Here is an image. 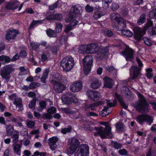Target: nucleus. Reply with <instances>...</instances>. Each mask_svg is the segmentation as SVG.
<instances>
[{"instance_id":"nucleus-1","label":"nucleus","mask_w":156,"mask_h":156,"mask_svg":"<svg viewBox=\"0 0 156 156\" xmlns=\"http://www.w3.org/2000/svg\"><path fill=\"white\" fill-rule=\"evenodd\" d=\"M83 8L78 5L73 7L70 12L69 14L67 15L65 18L66 22H71L69 25H66L65 29V31L67 32L72 30V27L76 25L78 22L74 20V17L76 16V14H80L82 12Z\"/></svg>"},{"instance_id":"nucleus-2","label":"nucleus","mask_w":156,"mask_h":156,"mask_svg":"<svg viewBox=\"0 0 156 156\" xmlns=\"http://www.w3.org/2000/svg\"><path fill=\"white\" fill-rule=\"evenodd\" d=\"M101 124L105 126V129L102 127L100 128L95 127L94 128L89 127V130L91 131L95 130L97 132V133H94V135L96 136L100 135L102 138H112L113 134L111 132V128L109 124L106 122H102Z\"/></svg>"},{"instance_id":"nucleus-3","label":"nucleus","mask_w":156,"mask_h":156,"mask_svg":"<svg viewBox=\"0 0 156 156\" xmlns=\"http://www.w3.org/2000/svg\"><path fill=\"white\" fill-rule=\"evenodd\" d=\"M108 46L104 48H99L97 44H91L88 45L86 50V52L88 54H93L97 53V57L98 58H102L108 52Z\"/></svg>"},{"instance_id":"nucleus-4","label":"nucleus","mask_w":156,"mask_h":156,"mask_svg":"<svg viewBox=\"0 0 156 156\" xmlns=\"http://www.w3.org/2000/svg\"><path fill=\"white\" fill-rule=\"evenodd\" d=\"M152 24V22L150 20H148L147 21L143 29L138 27H134L133 30L135 39L137 40H140L142 36L145 33L146 30L151 27Z\"/></svg>"},{"instance_id":"nucleus-5","label":"nucleus","mask_w":156,"mask_h":156,"mask_svg":"<svg viewBox=\"0 0 156 156\" xmlns=\"http://www.w3.org/2000/svg\"><path fill=\"white\" fill-rule=\"evenodd\" d=\"M139 101L135 106L136 109L141 113L147 112L149 110L148 104L146 102L144 97L140 93L138 94Z\"/></svg>"},{"instance_id":"nucleus-6","label":"nucleus","mask_w":156,"mask_h":156,"mask_svg":"<svg viewBox=\"0 0 156 156\" xmlns=\"http://www.w3.org/2000/svg\"><path fill=\"white\" fill-rule=\"evenodd\" d=\"M112 20L116 22L117 23L116 29L118 31H120L126 26L125 21L121 17L120 15L117 13H113L110 16Z\"/></svg>"},{"instance_id":"nucleus-7","label":"nucleus","mask_w":156,"mask_h":156,"mask_svg":"<svg viewBox=\"0 0 156 156\" xmlns=\"http://www.w3.org/2000/svg\"><path fill=\"white\" fill-rule=\"evenodd\" d=\"M74 61L73 58L70 57H67L62 59L60 62L61 66L64 71L66 72L70 71L74 66Z\"/></svg>"},{"instance_id":"nucleus-8","label":"nucleus","mask_w":156,"mask_h":156,"mask_svg":"<svg viewBox=\"0 0 156 156\" xmlns=\"http://www.w3.org/2000/svg\"><path fill=\"white\" fill-rule=\"evenodd\" d=\"M13 71L14 69L12 65H8L5 66L1 69V76L2 79L8 82L9 81L11 78L10 74Z\"/></svg>"},{"instance_id":"nucleus-9","label":"nucleus","mask_w":156,"mask_h":156,"mask_svg":"<svg viewBox=\"0 0 156 156\" xmlns=\"http://www.w3.org/2000/svg\"><path fill=\"white\" fill-rule=\"evenodd\" d=\"M93 61V58L90 55L86 56L83 59V70L86 75H87L90 73L92 66Z\"/></svg>"},{"instance_id":"nucleus-10","label":"nucleus","mask_w":156,"mask_h":156,"mask_svg":"<svg viewBox=\"0 0 156 156\" xmlns=\"http://www.w3.org/2000/svg\"><path fill=\"white\" fill-rule=\"evenodd\" d=\"M79 144L80 143L77 139L75 138L73 139L71 144L68 145L67 149L66 150L67 152L69 154H73Z\"/></svg>"},{"instance_id":"nucleus-11","label":"nucleus","mask_w":156,"mask_h":156,"mask_svg":"<svg viewBox=\"0 0 156 156\" xmlns=\"http://www.w3.org/2000/svg\"><path fill=\"white\" fill-rule=\"evenodd\" d=\"M89 147L87 144L81 145L79 147L75 156H86L89 154Z\"/></svg>"},{"instance_id":"nucleus-12","label":"nucleus","mask_w":156,"mask_h":156,"mask_svg":"<svg viewBox=\"0 0 156 156\" xmlns=\"http://www.w3.org/2000/svg\"><path fill=\"white\" fill-rule=\"evenodd\" d=\"M9 99L13 101V104L16 106V108H19L18 111L22 110L23 109L22 99L17 97L15 94H13L9 96Z\"/></svg>"},{"instance_id":"nucleus-13","label":"nucleus","mask_w":156,"mask_h":156,"mask_svg":"<svg viewBox=\"0 0 156 156\" xmlns=\"http://www.w3.org/2000/svg\"><path fill=\"white\" fill-rule=\"evenodd\" d=\"M116 103L115 100H114L113 103L112 102H108L107 106H105L103 109L100 112V115L103 117L106 116L108 115L111 112V108L114 106Z\"/></svg>"},{"instance_id":"nucleus-14","label":"nucleus","mask_w":156,"mask_h":156,"mask_svg":"<svg viewBox=\"0 0 156 156\" xmlns=\"http://www.w3.org/2000/svg\"><path fill=\"white\" fill-rule=\"evenodd\" d=\"M136 119L140 124H141L144 122H145L149 125H150L153 121V118L147 115H139L137 117Z\"/></svg>"},{"instance_id":"nucleus-15","label":"nucleus","mask_w":156,"mask_h":156,"mask_svg":"<svg viewBox=\"0 0 156 156\" xmlns=\"http://www.w3.org/2000/svg\"><path fill=\"white\" fill-rule=\"evenodd\" d=\"M133 51L129 48H126L124 51L121 53L127 61H132L133 59Z\"/></svg>"},{"instance_id":"nucleus-16","label":"nucleus","mask_w":156,"mask_h":156,"mask_svg":"<svg viewBox=\"0 0 156 156\" xmlns=\"http://www.w3.org/2000/svg\"><path fill=\"white\" fill-rule=\"evenodd\" d=\"M18 33V31L16 30H9L7 32V34L6 35V39L9 41H12L15 38Z\"/></svg>"},{"instance_id":"nucleus-17","label":"nucleus","mask_w":156,"mask_h":156,"mask_svg":"<svg viewBox=\"0 0 156 156\" xmlns=\"http://www.w3.org/2000/svg\"><path fill=\"white\" fill-rule=\"evenodd\" d=\"M86 94L90 100L92 101L97 100L100 96L99 92L92 90H88Z\"/></svg>"},{"instance_id":"nucleus-18","label":"nucleus","mask_w":156,"mask_h":156,"mask_svg":"<svg viewBox=\"0 0 156 156\" xmlns=\"http://www.w3.org/2000/svg\"><path fill=\"white\" fill-rule=\"evenodd\" d=\"M69 94H67L66 95H64L62 96V100L63 103L69 104L70 103H74L76 104L78 102V100L77 98H75V99H73L75 96L71 98V97H69Z\"/></svg>"},{"instance_id":"nucleus-19","label":"nucleus","mask_w":156,"mask_h":156,"mask_svg":"<svg viewBox=\"0 0 156 156\" xmlns=\"http://www.w3.org/2000/svg\"><path fill=\"white\" fill-rule=\"evenodd\" d=\"M51 82L54 84V89L57 93H61L66 89V87L63 84L56 82L55 80H52Z\"/></svg>"},{"instance_id":"nucleus-20","label":"nucleus","mask_w":156,"mask_h":156,"mask_svg":"<svg viewBox=\"0 0 156 156\" xmlns=\"http://www.w3.org/2000/svg\"><path fill=\"white\" fill-rule=\"evenodd\" d=\"M140 69L137 66H133L130 69V77L132 79H136L140 73Z\"/></svg>"},{"instance_id":"nucleus-21","label":"nucleus","mask_w":156,"mask_h":156,"mask_svg":"<svg viewBox=\"0 0 156 156\" xmlns=\"http://www.w3.org/2000/svg\"><path fill=\"white\" fill-rule=\"evenodd\" d=\"M82 84L81 82H77L72 84L70 86V90L73 92H77L82 89Z\"/></svg>"},{"instance_id":"nucleus-22","label":"nucleus","mask_w":156,"mask_h":156,"mask_svg":"<svg viewBox=\"0 0 156 156\" xmlns=\"http://www.w3.org/2000/svg\"><path fill=\"white\" fill-rule=\"evenodd\" d=\"M101 84V82L98 79L93 78L91 79L90 87L93 89H96L98 88Z\"/></svg>"},{"instance_id":"nucleus-23","label":"nucleus","mask_w":156,"mask_h":156,"mask_svg":"<svg viewBox=\"0 0 156 156\" xmlns=\"http://www.w3.org/2000/svg\"><path fill=\"white\" fill-rule=\"evenodd\" d=\"M57 140V138L56 137H52L49 138L48 144L50 148L52 150H55L56 148L57 145L56 143Z\"/></svg>"},{"instance_id":"nucleus-24","label":"nucleus","mask_w":156,"mask_h":156,"mask_svg":"<svg viewBox=\"0 0 156 156\" xmlns=\"http://www.w3.org/2000/svg\"><path fill=\"white\" fill-rule=\"evenodd\" d=\"M19 5V3L16 1L14 2L8 3L6 5L5 8L8 9H16Z\"/></svg>"},{"instance_id":"nucleus-25","label":"nucleus","mask_w":156,"mask_h":156,"mask_svg":"<svg viewBox=\"0 0 156 156\" xmlns=\"http://www.w3.org/2000/svg\"><path fill=\"white\" fill-rule=\"evenodd\" d=\"M103 80L104 81V87L111 88L113 86V80L109 77H106Z\"/></svg>"},{"instance_id":"nucleus-26","label":"nucleus","mask_w":156,"mask_h":156,"mask_svg":"<svg viewBox=\"0 0 156 156\" xmlns=\"http://www.w3.org/2000/svg\"><path fill=\"white\" fill-rule=\"evenodd\" d=\"M56 111V108L54 107H52L48 110V113H44L43 115L44 117L46 118L51 119L52 118L51 115L50 114H53Z\"/></svg>"},{"instance_id":"nucleus-27","label":"nucleus","mask_w":156,"mask_h":156,"mask_svg":"<svg viewBox=\"0 0 156 156\" xmlns=\"http://www.w3.org/2000/svg\"><path fill=\"white\" fill-rule=\"evenodd\" d=\"M13 147L14 152L18 155H20L21 146L18 144H13Z\"/></svg>"},{"instance_id":"nucleus-28","label":"nucleus","mask_w":156,"mask_h":156,"mask_svg":"<svg viewBox=\"0 0 156 156\" xmlns=\"http://www.w3.org/2000/svg\"><path fill=\"white\" fill-rule=\"evenodd\" d=\"M6 132V135L8 136L11 135L13 132L14 129L11 125H6L5 127Z\"/></svg>"},{"instance_id":"nucleus-29","label":"nucleus","mask_w":156,"mask_h":156,"mask_svg":"<svg viewBox=\"0 0 156 156\" xmlns=\"http://www.w3.org/2000/svg\"><path fill=\"white\" fill-rule=\"evenodd\" d=\"M116 131L119 132L124 130L125 128L124 125L121 123H118L115 125Z\"/></svg>"},{"instance_id":"nucleus-30","label":"nucleus","mask_w":156,"mask_h":156,"mask_svg":"<svg viewBox=\"0 0 156 156\" xmlns=\"http://www.w3.org/2000/svg\"><path fill=\"white\" fill-rule=\"evenodd\" d=\"M45 49L47 50H50L52 51V52L53 54H56L57 53V52L58 50L57 48L55 46H52L51 47L49 45H48L46 46Z\"/></svg>"},{"instance_id":"nucleus-31","label":"nucleus","mask_w":156,"mask_h":156,"mask_svg":"<svg viewBox=\"0 0 156 156\" xmlns=\"http://www.w3.org/2000/svg\"><path fill=\"white\" fill-rule=\"evenodd\" d=\"M145 16V14H143L141 15L140 19L137 20V23L138 25H141L145 22L146 20Z\"/></svg>"},{"instance_id":"nucleus-32","label":"nucleus","mask_w":156,"mask_h":156,"mask_svg":"<svg viewBox=\"0 0 156 156\" xmlns=\"http://www.w3.org/2000/svg\"><path fill=\"white\" fill-rule=\"evenodd\" d=\"M115 97L117 99H118V100L120 102V103L121 104L122 106L125 109H126L127 108V105L121 99L120 96L117 94L116 93L115 94Z\"/></svg>"},{"instance_id":"nucleus-33","label":"nucleus","mask_w":156,"mask_h":156,"mask_svg":"<svg viewBox=\"0 0 156 156\" xmlns=\"http://www.w3.org/2000/svg\"><path fill=\"white\" fill-rule=\"evenodd\" d=\"M0 61L4 63H8L11 61V59L8 56L2 55L0 56Z\"/></svg>"},{"instance_id":"nucleus-34","label":"nucleus","mask_w":156,"mask_h":156,"mask_svg":"<svg viewBox=\"0 0 156 156\" xmlns=\"http://www.w3.org/2000/svg\"><path fill=\"white\" fill-rule=\"evenodd\" d=\"M121 30L122 34L126 37H131L133 35L132 32L129 30H122V29Z\"/></svg>"},{"instance_id":"nucleus-35","label":"nucleus","mask_w":156,"mask_h":156,"mask_svg":"<svg viewBox=\"0 0 156 156\" xmlns=\"http://www.w3.org/2000/svg\"><path fill=\"white\" fill-rule=\"evenodd\" d=\"M46 33L47 35L50 37H55L56 35V33L55 32L51 29L47 30Z\"/></svg>"},{"instance_id":"nucleus-36","label":"nucleus","mask_w":156,"mask_h":156,"mask_svg":"<svg viewBox=\"0 0 156 156\" xmlns=\"http://www.w3.org/2000/svg\"><path fill=\"white\" fill-rule=\"evenodd\" d=\"M14 134L12 136V138L13 143H16L18 141L19 138V132L17 131L14 132Z\"/></svg>"},{"instance_id":"nucleus-37","label":"nucleus","mask_w":156,"mask_h":156,"mask_svg":"<svg viewBox=\"0 0 156 156\" xmlns=\"http://www.w3.org/2000/svg\"><path fill=\"white\" fill-rule=\"evenodd\" d=\"M40 106L37 108V110L38 112H41L46 107V104L44 101H41L39 102Z\"/></svg>"},{"instance_id":"nucleus-38","label":"nucleus","mask_w":156,"mask_h":156,"mask_svg":"<svg viewBox=\"0 0 156 156\" xmlns=\"http://www.w3.org/2000/svg\"><path fill=\"white\" fill-rule=\"evenodd\" d=\"M105 15L104 13H103L101 12L98 11L94 13V18L95 20H97L100 18L102 16Z\"/></svg>"},{"instance_id":"nucleus-39","label":"nucleus","mask_w":156,"mask_h":156,"mask_svg":"<svg viewBox=\"0 0 156 156\" xmlns=\"http://www.w3.org/2000/svg\"><path fill=\"white\" fill-rule=\"evenodd\" d=\"M143 40L146 45L149 46H151L152 45V42L150 38L144 37L143 38Z\"/></svg>"},{"instance_id":"nucleus-40","label":"nucleus","mask_w":156,"mask_h":156,"mask_svg":"<svg viewBox=\"0 0 156 156\" xmlns=\"http://www.w3.org/2000/svg\"><path fill=\"white\" fill-rule=\"evenodd\" d=\"M62 111L63 113L66 114H73L75 113V112L73 110L68 108H62Z\"/></svg>"},{"instance_id":"nucleus-41","label":"nucleus","mask_w":156,"mask_h":156,"mask_svg":"<svg viewBox=\"0 0 156 156\" xmlns=\"http://www.w3.org/2000/svg\"><path fill=\"white\" fill-rule=\"evenodd\" d=\"M51 76L52 78H54L56 80H62L61 76L57 73H53L51 74Z\"/></svg>"},{"instance_id":"nucleus-42","label":"nucleus","mask_w":156,"mask_h":156,"mask_svg":"<svg viewBox=\"0 0 156 156\" xmlns=\"http://www.w3.org/2000/svg\"><path fill=\"white\" fill-rule=\"evenodd\" d=\"M149 17L151 19L156 18V9H153L149 12Z\"/></svg>"},{"instance_id":"nucleus-43","label":"nucleus","mask_w":156,"mask_h":156,"mask_svg":"<svg viewBox=\"0 0 156 156\" xmlns=\"http://www.w3.org/2000/svg\"><path fill=\"white\" fill-rule=\"evenodd\" d=\"M62 25L59 23H55V29L57 33L60 32L62 30Z\"/></svg>"},{"instance_id":"nucleus-44","label":"nucleus","mask_w":156,"mask_h":156,"mask_svg":"<svg viewBox=\"0 0 156 156\" xmlns=\"http://www.w3.org/2000/svg\"><path fill=\"white\" fill-rule=\"evenodd\" d=\"M71 131V127L70 126L67 128H65L62 129L61 133L63 134H66L67 133L70 132Z\"/></svg>"},{"instance_id":"nucleus-45","label":"nucleus","mask_w":156,"mask_h":156,"mask_svg":"<svg viewBox=\"0 0 156 156\" xmlns=\"http://www.w3.org/2000/svg\"><path fill=\"white\" fill-rule=\"evenodd\" d=\"M40 86L39 83L36 82H33L31 83L29 86V89H30L35 88Z\"/></svg>"},{"instance_id":"nucleus-46","label":"nucleus","mask_w":156,"mask_h":156,"mask_svg":"<svg viewBox=\"0 0 156 156\" xmlns=\"http://www.w3.org/2000/svg\"><path fill=\"white\" fill-rule=\"evenodd\" d=\"M121 90L122 93L127 94H129L130 93L129 89L126 86H124L122 87L121 89Z\"/></svg>"},{"instance_id":"nucleus-47","label":"nucleus","mask_w":156,"mask_h":156,"mask_svg":"<svg viewBox=\"0 0 156 156\" xmlns=\"http://www.w3.org/2000/svg\"><path fill=\"white\" fill-rule=\"evenodd\" d=\"M26 124L27 126L30 128H31L35 125V123L34 121H31L29 120H27L26 122Z\"/></svg>"},{"instance_id":"nucleus-48","label":"nucleus","mask_w":156,"mask_h":156,"mask_svg":"<svg viewBox=\"0 0 156 156\" xmlns=\"http://www.w3.org/2000/svg\"><path fill=\"white\" fill-rule=\"evenodd\" d=\"M30 45L33 49H35L38 48L40 45L38 43L33 42H30Z\"/></svg>"},{"instance_id":"nucleus-49","label":"nucleus","mask_w":156,"mask_h":156,"mask_svg":"<svg viewBox=\"0 0 156 156\" xmlns=\"http://www.w3.org/2000/svg\"><path fill=\"white\" fill-rule=\"evenodd\" d=\"M85 10L87 12H90L93 11L94 8L90 5L87 4L85 7Z\"/></svg>"},{"instance_id":"nucleus-50","label":"nucleus","mask_w":156,"mask_h":156,"mask_svg":"<svg viewBox=\"0 0 156 156\" xmlns=\"http://www.w3.org/2000/svg\"><path fill=\"white\" fill-rule=\"evenodd\" d=\"M147 72L146 75L147 77L150 78L152 77L153 76V74L152 73V70L151 68L147 69H146Z\"/></svg>"},{"instance_id":"nucleus-51","label":"nucleus","mask_w":156,"mask_h":156,"mask_svg":"<svg viewBox=\"0 0 156 156\" xmlns=\"http://www.w3.org/2000/svg\"><path fill=\"white\" fill-rule=\"evenodd\" d=\"M36 104V100L35 99H32L31 100L29 103L28 106L30 108H34Z\"/></svg>"},{"instance_id":"nucleus-52","label":"nucleus","mask_w":156,"mask_h":156,"mask_svg":"<svg viewBox=\"0 0 156 156\" xmlns=\"http://www.w3.org/2000/svg\"><path fill=\"white\" fill-rule=\"evenodd\" d=\"M119 7V5L116 3H113L111 5V9L113 10H116Z\"/></svg>"},{"instance_id":"nucleus-53","label":"nucleus","mask_w":156,"mask_h":156,"mask_svg":"<svg viewBox=\"0 0 156 156\" xmlns=\"http://www.w3.org/2000/svg\"><path fill=\"white\" fill-rule=\"evenodd\" d=\"M114 147L117 149L120 148L122 147V145L120 143L117 142H113Z\"/></svg>"},{"instance_id":"nucleus-54","label":"nucleus","mask_w":156,"mask_h":156,"mask_svg":"<svg viewBox=\"0 0 156 156\" xmlns=\"http://www.w3.org/2000/svg\"><path fill=\"white\" fill-rule=\"evenodd\" d=\"M137 133L139 136H142L143 137H145L146 135L147 131H138L137 132Z\"/></svg>"},{"instance_id":"nucleus-55","label":"nucleus","mask_w":156,"mask_h":156,"mask_svg":"<svg viewBox=\"0 0 156 156\" xmlns=\"http://www.w3.org/2000/svg\"><path fill=\"white\" fill-rule=\"evenodd\" d=\"M10 118V120L9 121H12L14 122H17L18 120L20 119V118L19 117H17L16 118H15L13 116H11Z\"/></svg>"},{"instance_id":"nucleus-56","label":"nucleus","mask_w":156,"mask_h":156,"mask_svg":"<svg viewBox=\"0 0 156 156\" xmlns=\"http://www.w3.org/2000/svg\"><path fill=\"white\" fill-rule=\"evenodd\" d=\"M55 20H61L62 18V15L57 14L55 15Z\"/></svg>"},{"instance_id":"nucleus-57","label":"nucleus","mask_w":156,"mask_h":156,"mask_svg":"<svg viewBox=\"0 0 156 156\" xmlns=\"http://www.w3.org/2000/svg\"><path fill=\"white\" fill-rule=\"evenodd\" d=\"M105 34L108 37H111L113 35L112 31L110 30H106L105 32Z\"/></svg>"},{"instance_id":"nucleus-58","label":"nucleus","mask_w":156,"mask_h":156,"mask_svg":"<svg viewBox=\"0 0 156 156\" xmlns=\"http://www.w3.org/2000/svg\"><path fill=\"white\" fill-rule=\"evenodd\" d=\"M48 55H46L44 53H43L41 56L42 60L43 61H45L48 59Z\"/></svg>"},{"instance_id":"nucleus-59","label":"nucleus","mask_w":156,"mask_h":156,"mask_svg":"<svg viewBox=\"0 0 156 156\" xmlns=\"http://www.w3.org/2000/svg\"><path fill=\"white\" fill-rule=\"evenodd\" d=\"M28 96L29 97L34 98L36 97L35 94L33 92H30L28 93Z\"/></svg>"},{"instance_id":"nucleus-60","label":"nucleus","mask_w":156,"mask_h":156,"mask_svg":"<svg viewBox=\"0 0 156 156\" xmlns=\"http://www.w3.org/2000/svg\"><path fill=\"white\" fill-rule=\"evenodd\" d=\"M119 152L121 155H125L127 154V151L126 150L124 149L119 150Z\"/></svg>"},{"instance_id":"nucleus-61","label":"nucleus","mask_w":156,"mask_h":156,"mask_svg":"<svg viewBox=\"0 0 156 156\" xmlns=\"http://www.w3.org/2000/svg\"><path fill=\"white\" fill-rule=\"evenodd\" d=\"M49 71V70L48 69H45L43 73V76L47 78L48 75Z\"/></svg>"},{"instance_id":"nucleus-62","label":"nucleus","mask_w":156,"mask_h":156,"mask_svg":"<svg viewBox=\"0 0 156 156\" xmlns=\"http://www.w3.org/2000/svg\"><path fill=\"white\" fill-rule=\"evenodd\" d=\"M19 58V56L18 54H16L13 56L12 59H11V61L14 62L18 59Z\"/></svg>"},{"instance_id":"nucleus-63","label":"nucleus","mask_w":156,"mask_h":156,"mask_svg":"<svg viewBox=\"0 0 156 156\" xmlns=\"http://www.w3.org/2000/svg\"><path fill=\"white\" fill-rule=\"evenodd\" d=\"M58 5V3L57 2H55L53 5L49 6V8L50 10H53L55 8L57 7Z\"/></svg>"},{"instance_id":"nucleus-64","label":"nucleus","mask_w":156,"mask_h":156,"mask_svg":"<svg viewBox=\"0 0 156 156\" xmlns=\"http://www.w3.org/2000/svg\"><path fill=\"white\" fill-rule=\"evenodd\" d=\"M102 6L104 9H106L108 8L109 5L103 0L102 1Z\"/></svg>"}]
</instances>
